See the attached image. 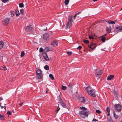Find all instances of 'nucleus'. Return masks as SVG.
<instances>
[{
  "mask_svg": "<svg viewBox=\"0 0 122 122\" xmlns=\"http://www.w3.org/2000/svg\"><path fill=\"white\" fill-rule=\"evenodd\" d=\"M90 112L87 110H82L79 112L80 115L82 117L84 118L87 116Z\"/></svg>",
  "mask_w": 122,
  "mask_h": 122,
  "instance_id": "1",
  "label": "nucleus"
},
{
  "mask_svg": "<svg viewBox=\"0 0 122 122\" xmlns=\"http://www.w3.org/2000/svg\"><path fill=\"white\" fill-rule=\"evenodd\" d=\"M122 31V26L118 25L116 26L114 30L115 32L117 33Z\"/></svg>",
  "mask_w": 122,
  "mask_h": 122,
  "instance_id": "2",
  "label": "nucleus"
},
{
  "mask_svg": "<svg viewBox=\"0 0 122 122\" xmlns=\"http://www.w3.org/2000/svg\"><path fill=\"white\" fill-rule=\"evenodd\" d=\"M10 19L9 18H5L3 21L2 23L5 25H7L9 23Z\"/></svg>",
  "mask_w": 122,
  "mask_h": 122,
  "instance_id": "3",
  "label": "nucleus"
},
{
  "mask_svg": "<svg viewBox=\"0 0 122 122\" xmlns=\"http://www.w3.org/2000/svg\"><path fill=\"white\" fill-rule=\"evenodd\" d=\"M115 107L116 108L117 112H121L122 109V107L120 104H115Z\"/></svg>",
  "mask_w": 122,
  "mask_h": 122,
  "instance_id": "4",
  "label": "nucleus"
},
{
  "mask_svg": "<svg viewBox=\"0 0 122 122\" xmlns=\"http://www.w3.org/2000/svg\"><path fill=\"white\" fill-rule=\"evenodd\" d=\"M88 93L89 95H91L93 97H96V95L95 93V91L93 89H92L90 92H88Z\"/></svg>",
  "mask_w": 122,
  "mask_h": 122,
  "instance_id": "5",
  "label": "nucleus"
},
{
  "mask_svg": "<svg viewBox=\"0 0 122 122\" xmlns=\"http://www.w3.org/2000/svg\"><path fill=\"white\" fill-rule=\"evenodd\" d=\"M44 59L46 60V61H49V58L47 56V55L46 53L43 52L42 53Z\"/></svg>",
  "mask_w": 122,
  "mask_h": 122,
  "instance_id": "6",
  "label": "nucleus"
},
{
  "mask_svg": "<svg viewBox=\"0 0 122 122\" xmlns=\"http://www.w3.org/2000/svg\"><path fill=\"white\" fill-rule=\"evenodd\" d=\"M97 46L96 44L95 43H92L90 46H88V47L92 50L93 49Z\"/></svg>",
  "mask_w": 122,
  "mask_h": 122,
  "instance_id": "7",
  "label": "nucleus"
},
{
  "mask_svg": "<svg viewBox=\"0 0 122 122\" xmlns=\"http://www.w3.org/2000/svg\"><path fill=\"white\" fill-rule=\"evenodd\" d=\"M33 28L31 25H30L26 27L25 30L27 31H30L32 30Z\"/></svg>",
  "mask_w": 122,
  "mask_h": 122,
  "instance_id": "8",
  "label": "nucleus"
},
{
  "mask_svg": "<svg viewBox=\"0 0 122 122\" xmlns=\"http://www.w3.org/2000/svg\"><path fill=\"white\" fill-rule=\"evenodd\" d=\"M79 101L82 103H84L85 102V98L84 97H80L79 98Z\"/></svg>",
  "mask_w": 122,
  "mask_h": 122,
  "instance_id": "9",
  "label": "nucleus"
},
{
  "mask_svg": "<svg viewBox=\"0 0 122 122\" xmlns=\"http://www.w3.org/2000/svg\"><path fill=\"white\" fill-rule=\"evenodd\" d=\"M72 18V16L71 15L70 16L69 18V27L71 26H72L71 23L73 22Z\"/></svg>",
  "mask_w": 122,
  "mask_h": 122,
  "instance_id": "10",
  "label": "nucleus"
},
{
  "mask_svg": "<svg viewBox=\"0 0 122 122\" xmlns=\"http://www.w3.org/2000/svg\"><path fill=\"white\" fill-rule=\"evenodd\" d=\"M49 35L48 33H46L43 35V39L45 40H46L49 37Z\"/></svg>",
  "mask_w": 122,
  "mask_h": 122,
  "instance_id": "11",
  "label": "nucleus"
},
{
  "mask_svg": "<svg viewBox=\"0 0 122 122\" xmlns=\"http://www.w3.org/2000/svg\"><path fill=\"white\" fill-rule=\"evenodd\" d=\"M73 85L71 84H69V92H71L72 91L73 86Z\"/></svg>",
  "mask_w": 122,
  "mask_h": 122,
  "instance_id": "12",
  "label": "nucleus"
},
{
  "mask_svg": "<svg viewBox=\"0 0 122 122\" xmlns=\"http://www.w3.org/2000/svg\"><path fill=\"white\" fill-rule=\"evenodd\" d=\"M111 27L110 26L107 28L106 29L107 34H108L111 31Z\"/></svg>",
  "mask_w": 122,
  "mask_h": 122,
  "instance_id": "13",
  "label": "nucleus"
},
{
  "mask_svg": "<svg viewBox=\"0 0 122 122\" xmlns=\"http://www.w3.org/2000/svg\"><path fill=\"white\" fill-rule=\"evenodd\" d=\"M42 71L41 69H39L36 70V73L37 75L42 74Z\"/></svg>",
  "mask_w": 122,
  "mask_h": 122,
  "instance_id": "14",
  "label": "nucleus"
},
{
  "mask_svg": "<svg viewBox=\"0 0 122 122\" xmlns=\"http://www.w3.org/2000/svg\"><path fill=\"white\" fill-rule=\"evenodd\" d=\"M102 72L101 70H99L96 72L95 75L96 76L100 75L102 74Z\"/></svg>",
  "mask_w": 122,
  "mask_h": 122,
  "instance_id": "15",
  "label": "nucleus"
},
{
  "mask_svg": "<svg viewBox=\"0 0 122 122\" xmlns=\"http://www.w3.org/2000/svg\"><path fill=\"white\" fill-rule=\"evenodd\" d=\"M58 42L57 41H54L53 43H51V45L52 46H53L55 47L56 46H58Z\"/></svg>",
  "mask_w": 122,
  "mask_h": 122,
  "instance_id": "16",
  "label": "nucleus"
},
{
  "mask_svg": "<svg viewBox=\"0 0 122 122\" xmlns=\"http://www.w3.org/2000/svg\"><path fill=\"white\" fill-rule=\"evenodd\" d=\"M91 87L89 86H88L87 87L85 88V90L86 91V92L88 93V92H90V91L92 90L91 89Z\"/></svg>",
  "mask_w": 122,
  "mask_h": 122,
  "instance_id": "17",
  "label": "nucleus"
},
{
  "mask_svg": "<svg viewBox=\"0 0 122 122\" xmlns=\"http://www.w3.org/2000/svg\"><path fill=\"white\" fill-rule=\"evenodd\" d=\"M114 77V76L113 75H111L107 77V79L108 80H110Z\"/></svg>",
  "mask_w": 122,
  "mask_h": 122,
  "instance_id": "18",
  "label": "nucleus"
},
{
  "mask_svg": "<svg viewBox=\"0 0 122 122\" xmlns=\"http://www.w3.org/2000/svg\"><path fill=\"white\" fill-rule=\"evenodd\" d=\"M50 48L48 47H46L44 50L43 52L45 53H46L48 51H50Z\"/></svg>",
  "mask_w": 122,
  "mask_h": 122,
  "instance_id": "19",
  "label": "nucleus"
},
{
  "mask_svg": "<svg viewBox=\"0 0 122 122\" xmlns=\"http://www.w3.org/2000/svg\"><path fill=\"white\" fill-rule=\"evenodd\" d=\"M113 114L114 117H115V118L116 119H117L118 118V116L115 113V111L114 110L113 111Z\"/></svg>",
  "mask_w": 122,
  "mask_h": 122,
  "instance_id": "20",
  "label": "nucleus"
},
{
  "mask_svg": "<svg viewBox=\"0 0 122 122\" xmlns=\"http://www.w3.org/2000/svg\"><path fill=\"white\" fill-rule=\"evenodd\" d=\"M61 105L64 107H66V104L65 103L63 102V101L62 102L60 103Z\"/></svg>",
  "mask_w": 122,
  "mask_h": 122,
  "instance_id": "21",
  "label": "nucleus"
},
{
  "mask_svg": "<svg viewBox=\"0 0 122 122\" xmlns=\"http://www.w3.org/2000/svg\"><path fill=\"white\" fill-rule=\"evenodd\" d=\"M37 77L38 79H41L42 78L43 76L42 74L37 75Z\"/></svg>",
  "mask_w": 122,
  "mask_h": 122,
  "instance_id": "22",
  "label": "nucleus"
},
{
  "mask_svg": "<svg viewBox=\"0 0 122 122\" xmlns=\"http://www.w3.org/2000/svg\"><path fill=\"white\" fill-rule=\"evenodd\" d=\"M116 20L112 21L111 20H109L108 21H107V22L109 24H115V23Z\"/></svg>",
  "mask_w": 122,
  "mask_h": 122,
  "instance_id": "23",
  "label": "nucleus"
},
{
  "mask_svg": "<svg viewBox=\"0 0 122 122\" xmlns=\"http://www.w3.org/2000/svg\"><path fill=\"white\" fill-rule=\"evenodd\" d=\"M108 121L111 122H113V121L111 117L110 116L107 117V118Z\"/></svg>",
  "mask_w": 122,
  "mask_h": 122,
  "instance_id": "24",
  "label": "nucleus"
},
{
  "mask_svg": "<svg viewBox=\"0 0 122 122\" xmlns=\"http://www.w3.org/2000/svg\"><path fill=\"white\" fill-rule=\"evenodd\" d=\"M0 69L3 70H7V68L5 66H3L0 68Z\"/></svg>",
  "mask_w": 122,
  "mask_h": 122,
  "instance_id": "25",
  "label": "nucleus"
},
{
  "mask_svg": "<svg viewBox=\"0 0 122 122\" xmlns=\"http://www.w3.org/2000/svg\"><path fill=\"white\" fill-rule=\"evenodd\" d=\"M4 46V43L2 41H0V49L2 48Z\"/></svg>",
  "mask_w": 122,
  "mask_h": 122,
  "instance_id": "26",
  "label": "nucleus"
},
{
  "mask_svg": "<svg viewBox=\"0 0 122 122\" xmlns=\"http://www.w3.org/2000/svg\"><path fill=\"white\" fill-rule=\"evenodd\" d=\"M81 11H80L78 13H77L75 14L74 15V16L73 18L74 19H75L76 18V16H77V15H78L79 14L81 13Z\"/></svg>",
  "mask_w": 122,
  "mask_h": 122,
  "instance_id": "27",
  "label": "nucleus"
},
{
  "mask_svg": "<svg viewBox=\"0 0 122 122\" xmlns=\"http://www.w3.org/2000/svg\"><path fill=\"white\" fill-rule=\"evenodd\" d=\"M101 41L103 42H104L105 41L106 39L105 37H102V36H101Z\"/></svg>",
  "mask_w": 122,
  "mask_h": 122,
  "instance_id": "28",
  "label": "nucleus"
},
{
  "mask_svg": "<svg viewBox=\"0 0 122 122\" xmlns=\"http://www.w3.org/2000/svg\"><path fill=\"white\" fill-rule=\"evenodd\" d=\"M25 55V53L23 51H22L21 53L20 56L21 57H23Z\"/></svg>",
  "mask_w": 122,
  "mask_h": 122,
  "instance_id": "29",
  "label": "nucleus"
},
{
  "mask_svg": "<svg viewBox=\"0 0 122 122\" xmlns=\"http://www.w3.org/2000/svg\"><path fill=\"white\" fill-rule=\"evenodd\" d=\"M44 68L45 69L47 70H48L49 69V66L47 65H46L44 67Z\"/></svg>",
  "mask_w": 122,
  "mask_h": 122,
  "instance_id": "30",
  "label": "nucleus"
},
{
  "mask_svg": "<svg viewBox=\"0 0 122 122\" xmlns=\"http://www.w3.org/2000/svg\"><path fill=\"white\" fill-rule=\"evenodd\" d=\"M49 77L52 80H53L54 79V78L53 75L51 74H49Z\"/></svg>",
  "mask_w": 122,
  "mask_h": 122,
  "instance_id": "31",
  "label": "nucleus"
},
{
  "mask_svg": "<svg viewBox=\"0 0 122 122\" xmlns=\"http://www.w3.org/2000/svg\"><path fill=\"white\" fill-rule=\"evenodd\" d=\"M19 7L21 8L23 7H24V4L22 3H20L19 4Z\"/></svg>",
  "mask_w": 122,
  "mask_h": 122,
  "instance_id": "32",
  "label": "nucleus"
},
{
  "mask_svg": "<svg viewBox=\"0 0 122 122\" xmlns=\"http://www.w3.org/2000/svg\"><path fill=\"white\" fill-rule=\"evenodd\" d=\"M15 14L17 16L20 15V13L19 12V11H18L17 10L15 11Z\"/></svg>",
  "mask_w": 122,
  "mask_h": 122,
  "instance_id": "33",
  "label": "nucleus"
},
{
  "mask_svg": "<svg viewBox=\"0 0 122 122\" xmlns=\"http://www.w3.org/2000/svg\"><path fill=\"white\" fill-rule=\"evenodd\" d=\"M61 89L63 90H65L66 89V86L62 85L61 86Z\"/></svg>",
  "mask_w": 122,
  "mask_h": 122,
  "instance_id": "34",
  "label": "nucleus"
},
{
  "mask_svg": "<svg viewBox=\"0 0 122 122\" xmlns=\"http://www.w3.org/2000/svg\"><path fill=\"white\" fill-rule=\"evenodd\" d=\"M65 5H68L69 3V0H65L64 2Z\"/></svg>",
  "mask_w": 122,
  "mask_h": 122,
  "instance_id": "35",
  "label": "nucleus"
},
{
  "mask_svg": "<svg viewBox=\"0 0 122 122\" xmlns=\"http://www.w3.org/2000/svg\"><path fill=\"white\" fill-rule=\"evenodd\" d=\"M12 113V112L9 111H8L7 112V114L8 115V117L9 116V115H11Z\"/></svg>",
  "mask_w": 122,
  "mask_h": 122,
  "instance_id": "36",
  "label": "nucleus"
},
{
  "mask_svg": "<svg viewBox=\"0 0 122 122\" xmlns=\"http://www.w3.org/2000/svg\"><path fill=\"white\" fill-rule=\"evenodd\" d=\"M83 41L84 43L86 44H88L89 43V41L87 40L84 39L83 40Z\"/></svg>",
  "mask_w": 122,
  "mask_h": 122,
  "instance_id": "37",
  "label": "nucleus"
},
{
  "mask_svg": "<svg viewBox=\"0 0 122 122\" xmlns=\"http://www.w3.org/2000/svg\"><path fill=\"white\" fill-rule=\"evenodd\" d=\"M24 10L23 9H22L20 10V12L21 14L23 15L24 14Z\"/></svg>",
  "mask_w": 122,
  "mask_h": 122,
  "instance_id": "38",
  "label": "nucleus"
},
{
  "mask_svg": "<svg viewBox=\"0 0 122 122\" xmlns=\"http://www.w3.org/2000/svg\"><path fill=\"white\" fill-rule=\"evenodd\" d=\"M106 110L107 112H110V108L109 107H107L106 109Z\"/></svg>",
  "mask_w": 122,
  "mask_h": 122,
  "instance_id": "39",
  "label": "nucleus"
},
{
  "mask_svg": "<svg viewBox=\"0 0 122 122\" xmlns=\"http://www.w3.org/2000/svg\"><path fill=\"white\" fill-rule=\"evenodd\" d=\"M89 38L90 39H94V37L93 36H91L89 35Z\"/></svg>",
  "mask_w": 122,
  "mask_h": 122,
  "instance_id": "40",
  "label": "nucleus"
},
{
  "mask_svg": "<svg viewBox=\"0 0 122 122\" xmlns=\"http://www.w3.org/2000/svg\"><path fill=\"white\" fill-rule=\"evenodd\" d=\"M80 108L82 109V110H87L86 108L83 107H81Z\"/></svg>",
  "mask_w": 122,
  "mask_h": 122,
  "instance_id": "41",
  "label": "nucleus"
},
{
  "mask_svg": "<svg viewBox=\"0 0 122 122\" xmlns=\"http://www.w3.org/2000/svg\"><path fill=\"white\" fill-rule=\"evenodd\" d=\"M96 112L98 113H101V112L99 110H96Z\"/></svg>",
  "mask_w": 122,
  "mask_h": 122,
  "instance_id": "42",
  "label": "nucleus"
},
{
  "mask_svg": "<svg viewBox=\"0 0 122 122\" xmlns=\"http://www.w3.org/2000/svg\"><path fill=\"white\" fill-rule=\"evenodd\" d=\"M59 101L60 102V103L62 102L63 101L62 100L61 98V97H60L59 99Z\"/></svg>",
  "mask_w": 122,
  "mask_h": 122,
  "instance_id": "43",
  "label": "nucleus"
},
{
  "mask_svg": "<svg viewBox=\"0 0 122 122\" xmlns=\"http://www.w3.org/2000/svg\"><path fill=\"white\" fill-rule=\"evenodd\" d=\"M60 108L59 107H57V110H56V113H57L58 111L60 110Z\"/></svg>",
  "mask_w": 122,
  "mask_h": 122,
  "instance_id": "44",
  "label": "nucleus"
},
{
  "mask_svg": "<svg viewBox=\"0 0 122 122\" xmlns=\"http://www.w3.org/2000/svg\"><path fill=\"white\" fill-rule=\"evenodd\" d=\"M44 50L42 48H41L40 49V52H43Z\"/></svg>",
  "mask_w": 122,
  "mask_h": 122,
  "instance_id": "45",
  "label": "nucleus"
},
{
  "mask_svg": "<svg viewBox=\"0 0 122 122\" xmlns=\"http://www.w3.org/2000/svg\"><path fill=\"white\" fill-rule=\"evenodd\" d=\"M8 0H2V1L4 3L6 2Z\"/></svg>",
  "mask_w": 122,
  "mask_h": 122,
  "instance_id": "46",
  "label": "nucleus"
},
{
  "mask_svg": "<svg viewBox=\"0 0 122 122\" xmlns=\"http://www.w3.org/2000/svg\"><path fill=\"white\" fill-rule=\"evenodd\" d=\"M68 25H69V21L67 22V25L66 26V27L67 29H68V26H69Z\"/></svg>",
  "mask_w": 122,
  "mask_h": 122,
  "instance_id": "47",
  "label": "nucleus"
},
{
  "mask_svg": "<svg viewBox=\"0 0 122 122\" xmlns=\"http://www.w3.org/2000/svg\"><path fill=\"white\" fill-rule=\"evenodd\" d=\"M82 47L80 46H79L77 48V49L78 50H80L81 49Z\"/></svg>",
  "mask_w": 122,
  "mask_h": 122,
  "instance_id": "48",
  "label": "nucleus"
},
{
  "mask_svg": "<svg viewBox=\"0 0 122 122\" xmlns=\"http://www.w3.org/2000/svg\"><path fill=\"white\" fill-rule=\"evenodd\" d=\"M113 93L114 95H115L116 96L117 95V92H116V91H113Z\"/></svg>",
  "mask_w": 122,
  "mask_h": 122,
  "instance_id": "49",
  "label": "nucleus"
},
{
  "mask_svg": "<svg viewBox=\"0 0 122 122\" xmlns=\"http://www.w3.org/2000/svg\"><path fill=\"white\" fill-rule=\"evenodd\" d=\"M23 104V102H21L19 104V105L20 106H22Z\"/></svg>",
  "mask_w": 122,
  "mask_h": 122,
  "instance_id": "50",
  "label": "nucleus"
},
{
  "mask_svg": "<svg viewBox=\"0 0 122 122\" xmlns=\"http://www.w3.org/2000/svg\"><path fill=\"white\" fill-rule=\"evenodd\" d=\"M97 121V120L95 118H94L92 120V121L94 122L96 121Z\"/></svg>",
  "mask_w": 122,
  "mask_h": 122,
  "instance_id": "51",
  "label": "nucleus"
},
{
  "mask_svg": "<svg viewBox=\"0 0 122 122\" xmlns=\"http://www.w3.org/2000/svg\"><path fill=\"white\" fill-rule=\"evenodd\" d=\"M110 116V112H108V114L107 115V116L108 117H109Z\"/></svg>",
  "mask_w": 122,
  "mask_h": 122,
  "instance_id": "52",
  "label": "nucleus"
},
{
  "mask_svg": "<svg viewBox=\"0 0 122 122\" xmlns=\"http://www.w3.org/2000/svg\"><path fill=\"white\" fill-rule=\"evenodd\" d=\"M11 16L12 17H13L14 16V14L13 13H12V12L11 11Z\"/></svg>",
  "mask_w": 122,
  "mask_h": 122,
  "instance_id": "53",
  "label": "nucleus"
},
{
  "mask_svg": "<svg viewBox=\"0 0 122 122\" xmlns=\"http://www.w3.org/2000/svg\"><path fill=\"white\" fill-rule=\"evenodd\" d=\"M1 103H0V107H1V108L2 109H3L4 108V107L3 106H1Z\"/></svg>",
  "mask_w": 122,
  "mask_h": 122,
  "instance_id": "54",
  "label": "nucleus"
},
{
  "mask_svg": "<svg viewBox=\"0 0 122 122\" xmlns=\"http://www.w3.org/2000/svg\"><path fill=\"white\" fill-rule=\"evenodd\" d=\"M3 100V98L1 97H0V101H1Z\"/></svg>",
  "mask_w": 122,
  "mask_h": 122,
  "instance_id": "55",
  "label": "nucleus"
},
{
  "mask_svg": "<svg viewBox=\"0 0 122 122\" xmlns=\"http://www.w3.org/2000/svg\"><path fill=\"white\" fill-rule=\"evenodd\" d=\"M107 34V33H106V34L102 36V37H105V36H106Z\"/></svg>",
  "mask_w": 122,
  "mask_h": 122,
  "instance_id": "56",
  "label": "nucleus"
},
{
  "mask_svg": "<svg viewBox=\"0 0 122 122\" xmlns=\"http://www.w3.org/2000/svg\"><path fill=\"white\" fill-rule=\"evenodd\" d=\"M72 54V52H69V56L70 55Z\"/></svg>",
  "mask_w": 122,
  "mask_h": 122,
  "instance_id": "57",
  "label": "nucleus"
},
{
  "mask_svg": "<svg viewBox=\"0 0 122 122\" xmlns=\"http://www.w3.org/2000/svg\"><path fill=\"white\" fill-rule=\"evenodd\" d=\"M4 107V109L5 110L6 108V107L5 106Z\"/></svg>",
  "mask_w": 122,
  "mask_h": 122,
  "instance_id": "58",
  "label": "nucleus"
},
{
  "mask_svg": "<svg viewBox=\"0 0 122 122\" xmlns=\"http://www.w3.org/2000/svg\"><path fill=\"white\" fill-rule=\"evenodd\" d=\"M47 30V28L46 27V29H45L44 30Z\"/></svg>",
  "mask_w": 122,
  "mask_h": 122,
  "instance_id": "59",
  "label": "nucleus"
},
{
  "mask_svg": "<svg viewBox=\"0 0 122 122\" xmlns=\"http://www.w3.org/2000/svg\"><path fill=\"white\" fill-rule=\"evenodd\" d=\"M67 55H69V51H67Z\"/></svg>",
  "mask_w": 122,
  "mask_h": 122,
  "instance_id": "60",
  "label": "nucleus"
},
{
  "mask_svg": "<svg viewBox=\"0 0 122 122\" xmlns=\"http://www.w3.org/2000/svg\"><path fill=\"white\" fill-rule=\"evenodd\" d=\"M97 0H93V1L94 2L97 1Z\"/></svg>",
  "mask_w": 122,
  "mask_h": 122,
  "instance_id": "61",
  "label": "nucleus"
},
{
  "mask_svg": "<svg viewBox=\"0 0 122 122\" xmlns=\"http://www.w3.org/2000/svg\"><path fill=\"white\" fill-rule=\"evenodd\" d=\"M48 92L47 91H46V93H47Z\"/></svg>",
  "mask_w": 122,
  "mask_h": 122,
  "instance_id": "62",
  "label": "nucleus"
},
{
  "mask_svg": "<svg viewBox=\"0 0 122 122\" xmlns=\"http://www.w3.org/2000/svg\"><path fill=\"white\" fill-rule=\"evenodd\" d=\"M1 57H2V60H3V56H1Z\"/></svg>",
  "mask_w": 122,
  "mask_h": 122,
  "instance_id": "63",
  "label": "nucleus"
},
{
  "mask_svg": "<svg viewBox=\"0 0 122 122\" xmlns=\"http://www.w3.org/2000/svg\"><path fill=\"white\" fill-rule=\"evenodd\" d=\"M122 10V8L121 9V10Z\"/></svg>",
  "mask_w": 122,
  "mask_h": 122,
  "instance_id": "64",
  "label": "nucleus"
}]
</instances>
